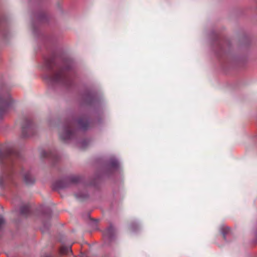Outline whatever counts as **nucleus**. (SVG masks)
<instances>
[{
  "instance_id": "f257e3e1",
  "label": "nucleus",
  "mask_w": 257,
  "mask_h": 257,
  "mask_svg": "<svg viewBox=\"0 0 257 257\" xmlns=\"http://www.w3.org/2000/svg\"><path fill=\"white\" fill-rule=\"evenodd\" d=\"M71 251V250L70 247L63 246L60 249V252L61 254H67Z\"/></svg>"
},
{
  "instance_id": "f03ea898",
  "label": "nucleus",
  "mask_w": 257,
  "mask_h": 257,
  "mask_svg": "<svg viewBox=\"0 0 257 257\" xmlns=\"http://www.w3.org/2000/svg\"><path fill=\"white\" fill-rule=\"evenodd\" d=\"M112 231V229L111 228H108L105 231L104 235L106 236H108L111 233Z\"/></svg>"
},
{
  "instance_id": "7ed1b4c3",
  "label": "nucleus",
  "mask_w": 257,
  "mask_h": 257,
  "mask_svg": "<svg viewBox=\"0 0 257 257\" xmlns=\"http://www.w3.org/2000/svg\"><path fill=\"white\" fill-rule=\"evenodd\" d=\"M4 222V219L2 216H0V223L2 224Z\"/></svg>"
},
{
  "instance_id": "20e7f679",
  "label": "nucleus",
  "mask_w": 257,
  "mask_h": 257,
  "mask_svg": "<svg viewBox=\"0 0 257 257\" xmlns=\"http://www.w3.org/2000/svg\"><path fill=\"white\" fill-rule=\"evenodd\" d=\"M44 257H50V256H49V255H46V256H44Z\"/></svg>"
}]
</instances>
